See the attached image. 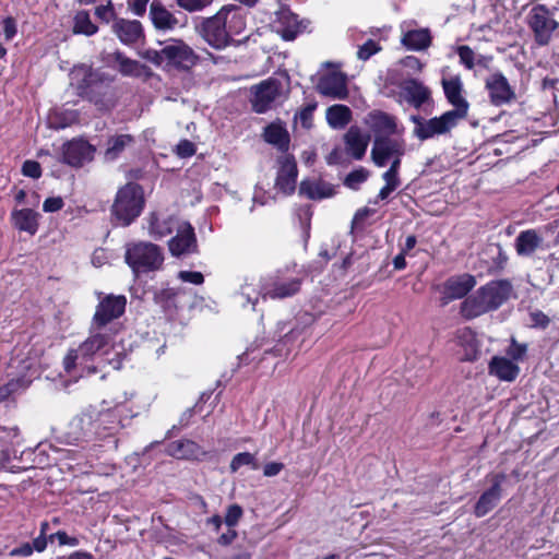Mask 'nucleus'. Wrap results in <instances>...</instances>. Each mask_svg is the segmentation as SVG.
I'll return each instance as SVG.
<instances>
[{"mask_svg": "<svg viewBox=\"0 0 559 559\" xmlns=\"http://www.w3.org/2000/svg\"><path fill=\"white\" fill-rule=\"evenodd\" d=\"M195 153V146L189 140H182L177 145V154L180 157H190Z\"/></svg>", "mask_w": 559, "mask_h": 559, "instance_id": "nucleus-55", "label": "nucleus"}, {"mask_svg": "<svg viewBox=\"0 0 559 559\" xmlns=\"http://www.w3.org/2000/svg\"><path fill=\"white\" fill-rule=\"evenodd\" d=\"M400 87L405 100L416 109L431 99L430 90L416 79L404 80Z\"/></svg>", "mask_w": 559, "mask_h": 559, "instance_id": "nucleus-19", "label": "nucleus"}, {"mask_svg": "<svg viewBox=\"0 0 559 559\" xmlns=\"http://www.w3.org/2000/svg\"><path fill=\"white\" fill-rule=\"evenodd\" d=\"M273 27L284 40H294L301 32V23L298 21V16L289 10L277 12Z\"/></svg>", "mask_w": 559, "mask_h": 559, "instance_id": "nucleus-20", "label": "nucleus"}, {"mask_svg": "<svg viewBox=\"0 0 559 559\" xmlns=\"http://www.w3.org/2000/svg\"><path fill=\"white\" fill-rule=\"evenodd\" d=\"M475 285V277L469 274L450 277L444 283V304L450 300L463 298L474 288Z\"/></svg>", "mask_w": 559, "mask_h": 559, "instance_id": "nucleus-21", "label": "nucleus"}, {"mask_svg": "<svg viewBox=\"0 0 559 559\" xmlns=\"http://www.w3.org/2000/svg\"><path fill=\"white\" fill-rule=\"evenodd\" d=\"M405 154V142L402 139L377 135L371 148V159L378 167H384L394 157Z\"/></svg>", "mask_w": 559, "mask_h": 559, "instance_id": "nucleus-9", "label": "nucleus"}, {"mask_svg": "<svg viewBox=\"0 0 559 559\" xmlns=\"http://www.w3.org/2000/svg\"><path fill=\"white\" fill-rule=\"evenodd\" d=\"M457 53H459L461 63H463L469 70L474 68L475 53L471 47L465 46V45L460 46L457 48Z\"/></svg>", "mask_w": 559, "mask_h": 559, "instance_id": "nucleus-48", "label": "nucleus"}, {"mask_svg": "<svg viewBox=\"0 0 559 559\" xmlns=\"http://www.w3.org/2000/svg\"><path fill=\"white\" fill-rule=\"evenodd\" d=\"M143 206V189L138 183L129 182L118 190L111 212L120 225L128 226L140 216Z\"/></svg>", "mask_w": 559, "mask_h": 559, "instance_id": "nucleus-5", "label": "nucleus"}, {"mask_svg": "<svg viewBox=\"0 0 559 559\" xmlns=\"http://www.w3.org/2000/svg\"><path fill=\"white\" fill-rule=\"evenodd\" d=\"M110 342V336L100 331H93L80 346L79 352L83 360L93 357L97 352L105 348Z\"/></svg>", "mask_w": 559, "mask_h": 559, "instance_id": "nucleus-31", "label": "nucleus"}, {"mask_svg": "<svg viewBox=\"0 0 559 559\" xmlns=\"http://www.w3.org/2000/svg\"><path fill=\"white\" fill-rule=\"evenodd\" d=\"M74 76H82L78 83V95L92 102L99 110H109L115 106L111 80L98 71L81 68Z\"/></svg>", "mask_w": 559, "mask_h": 559, "instance_id": "nucleus-2", "label": "nucleus"}, {"mask_svg": "<svg viewBox=\"0 0 559 559\" xmlns=\"http://www.w3.org/2000/svg\"><path fill=\"white\" fill-rule=\"evenodd\" d=\"M280 169L276 177V187L285 194L295 191L298 175L297 164L292 155H283L278 158Z\"/></svg>", "mask_w": 559, "mask_h": 559, "instance_id": "nucleus-17", "label": "nucleus"}, {"mask_svg": "<svg viewBox=\"0 0 559 559\" xmlns=\"http://www.w3.org/2000/svg\"><path fill=\"white\" fill-rule=\"evenodd\" d=\"M316 109V105L314 104H309L307 105L306 107H304L297 115L296 117L299 118L301 124L305 127V128H309L311 126V120H312V114H313V110Z\"/></svg>", "mask_w": 559, "mask_h": 559, "instance_id": "nucleus-51", "label": "nucleus"}, {"mask_svg": "<svg viewBox=\"0 0 559 559\" xmlns=\"http://www.w3.org/2000/svg\"><path fill=\"white\" fill-rule=\"evenodd\" d=\"M22 173L24 176L37 179L41 176V168L39 163L35 160H25L22 166Z\"/></svg>", "mask_w": 559, "mask_h": 559, "instance_id": "nucleus-49", "label": "nucleus"}, {"mask_svg": "<svg viewBox=\"0 0 559 559\" xmlns=\"http://www.w3.org/2000/svg\"><path fill=\"white\" fill-rule=\"evenodd\" d=\"M126 304L127 299L121 295L105 297L96 307L91 331H103L109 322L121 317L124 312Z\"/></svg>", "mask_w": 559, "mask_h": 559, "instance_id": "nucleus-8", "label": "nucleus"}, {"mask_svg": "<svg viewBox=\"0 0 559 559\" xmlns=\"http://www.w3.org/2000/svg\"><path fill=\"white\" fill-rule=\"evenodd\" d=\"M134 138L131 134H118L110 136L107 141L105 157L107 160H115L131 144Z\"/></svg>", "mask_w": 559, "mask_h": 559, "instance_id": "nucleus-38", "label": "nucleus"}, {"mask_svg": "<svg viewBox=\"0 0 559 559\" xmlns=\"http://www.w3.org/2000/svg\"><path fill=\"white\" fill-rule=\"evenodd\" d=\"M325 117L329 126L335 130L345 128L353 118L349 107L341 104L330 106Z\"/></svg>", "mask_w": 559, "mask_h": 559, "instance_id": "nucleus-35", "label": "nucleus"}, {"mask_svg": "<svg viewBox=\"0 0 559 559\" xmlns=\"http://www.w3.org/2000/svg\"><path fill=\"white\" fill-rule=\"evenodd\" d=\"M163 249L148 241H133L127 243L124 261L135 275L155 272L164 264Z\"/></svg>", "mask_w": 559, "mask_h": 559, "instance_id": "nucleus-4", "label": "nucleus"}, {"mask_svg": "<svg viewBox=\"0 0 559 559\" xmlns=\"http://www.w3.org/2000/svg\"><path fill=\"white\" fill-rule=\"evenodd\" d=\"M460 120L462 119L456 117L455 114L445 111L440 117L428 119L427 122L423 123L421 128L418 129L417 138L425 141L436 135L447 134L457 126Z\"/></svg>", "mask_w": 559, "mask_h": 559, "instance_id": "nucleus-13", "label": "nucleus"}, {"mask_svg": "<svg viewBox=\"0 0 559 559\" xmlns=\"http://www.w3.org/2000/svg\"><path fill=\"white\" fill-rule=\"evenodd\" d=\"M169 252L174 257H182L198 252L194 228L187 222L178 225L177 234L168 241Z\"/></svg>", "mask_w": 559, "mask_h": 559, "instance_id": "nucleus-10", "label": "nucleus"}, {"mask_svg": "<svg viewBox=\"0 0 559 559\" xmlns=\"http://www.w3.org/2000/svg\"><path fill=\"white\" fill-rule=\"evenodd\" d=\"M441 84L448 102L454 107L449 111L455 114V116L461 119L466 118L469 104L462 95L463 83L460 75H454L449 79L443 78Z\"/></svg>", "mask_w": 559, "mask_h": 559, "instance_id": "nucleus-11", "label": "nucleus"}, {"mask_svg": "<svg viewBox=\"0 0 559 559\" xmlns=\"http://www.w3.org/2000/svg\"><path fill=\"white\" fill-rule=\"evenodd\" d=\"M490 311L498 309L512 293V285L507 280L491 281L479 288Z\"/></svg>", "mask_w": 559, "mask_h": 559, "instance_id": "nucleus-18", "label": "nucleus"}, {"mask_svg": "<svg viewBox=\"0 0 559 559\" xmlns=\"http://www.w3.org/2000/svg\"><path fill=\"white\" fill-rule=\"evenodd\" d=\"M111 59L118 67L119 72L126 76H141L145 66L139 61L126 57L120 51H115L111 55Z\"/></svg>", "mask_w": 559, "mask_h": 559, "instance_id": "nucleus-37", "label": "nucleus"}, {"mask_svg": "<svg viewBox=\"0 0 559 559\" xmlns=\"http://www.w3.org/2000/svg\"><path fill=\"white\" fill-rule=\"evenodd\" d=\"M506 474H495L491 478V487L485 490L474 507V514L483 518L493 510L499 503L502 495V484L506 481Z\"/></svg>", "mask_w": 559, "mask_h": 559, "instance_id": "nucleus-12", "label": "nucleus"}, {"mask_svg": "<svg viewBox=\"0 0 559 559\" xmlns=\"http://www.w3.org/2000/svg\"><path fill=\"white\" fill-rule=\"evenodd\" d=\"M63 205L64 202L60 197L47 198L43 203V210L45 212L52 213L61 210Z\"/></svg>", "mask_w": 559, "mask_h": 559, "instance_id": "nucleus-52", "label": "nucleus"}, {"mask_svg": "<svg viewBox=\"0 0 559 559\" xmlns=\"http://www.w3.org/2000/svg\"><path fill=\"white\" fill-rule=\"evenodd\" d=\"M489 311L490 309L479 288L461 305V313L466 319H474Z\"/></svg>", "mask_w": 559, "mask_h": 559, "instance_id": "nucleus-30", "label": "nucleus"}, {"mask_svg": "<svg viewBox=\"0 0 559 559\" xmlns=\"http://www.w3.org/2000/svg\"><path fill=\"white\" fill-rule=\"evenodd\" d=\"M166 453L178 460H198L205 454L198 443L188 439L170 442L166 448Z\"/></svg>", "mask_w": 559, "mask_h": 559, "instance_id": "nucleus-25", "label": "nucleus"}, {"mask_svg": "<svg viewBox=\"0 0 559 559\" xmlns=\"http://www.w3.org/2000/svg\"><path fill=\"white\" fill-rule=\"evenodd\" d=\"M95 15L105 23H109L110 21L115 22V20L118 19L111 0H109L105 5L96 7Z\"/></svg>", "mask_w": 559, "mask_h": 559, "instance_id": "nucleus-46", "label": "nucleus"}, {"mask_svg": "<svg viewBox=\"0 0 559 559\" xmlns=\"http://www.w3.org/2000/svg\"><path fill=\"white\" fill-rule=\"evenodd\" d=\"M150 0H128V8L138 16H143Z\"/></svg>", "mask_w": 559, "mask_h": 559, "instance_id": "nucleus-56", "label": "nucleus"}, {"mask_svg": "<svg viewBox=\"0 0 559 559\" xmlns=\"http://www.w3.org/2000/svg\"><path fill=\"white\" fill-rule=\"evenodd\" d=\"M382 178L385 181V185H390V186H393V187H396V188H399L400 185H401V180L399 178V173L393 170V169H388L382 175Z\"/></svg>", "mask_w": 559, "mask_h": 559, "instance_id": "nucleus-59", "label": "nucleus"}, {"mask_svg": "<svg viewBox=\"0 0 559 559\" xmlns=\"http://www.w3.org/2000/svg\"><path fill=\"white\" fill-rule=\"evenodd\" d=\"M3 35L7 40H11L16 35V22L13 17L8 16L3 20Z\"/></svg>", "mask_w": 559, "mask_h": 559, "instance_id": "nucleus-54", "label": "nucleus"}, {"mask_svg": "<svg viewBox=\"0 0 559 559\" xmlns=\"http://www.w3.org/2000/svg\"><path fill=\"white\" fill-rule=\"evenodd\" d=\"M543 245V237L536 229L521 231L515 238V250L519 255L530 257Z\"/></svg>", "mask_w": 559, "mask_h": 559, "instance_id": "nucleus-27", "label": "nucleus"}, {"mask_svg": "<svg viewBox=\"0 0 559 559\" xmlns=\"http://www.w3.org/2000/svg\"><path fill=\"white\" fill-rule=\"evenodd\" d=\"M4 385L9 389V391H10V393L12 395L13 393L17 392L20 389L26 388L27 383H26V381L24 379L17 378V379L10 380Z\"/></svg>", "mask_w": 559, "mask_h": 559, "instance_id": "nucleus-61", "label": "nucleus"}, {"mask_svg": "<svg viewBox=\"0 0 559 559\" xmlns=\"http://www.w3.org/2000/svg\"><path fill=\"white\" fill-rule=\"evenodd\" d=\"M111 29L124 45L136 43L143 35L142 24L136 20L116 19Z\"/></svg>", "mask_w": 559, "mask_h": 559, "instance_id": "nucleus-24", "label": "nucleus"}, {"mask_svg": "<svg viewBox=\"0 0 559 559\" xmlns=\"http://www.w3.org/2000/svg\"><path fill=\"white\" fill-rule=\"evenodd\" d=\"M532 318H533V322L536 325H540L543 328H546L550 322L549 318L540 311L533 313Z\"/></svg>", "mask_w": 559, "mask_h": 559, "instance_id": "nucleus-64", "label": "nucleus"}, {"mask_svg": "<svg viewBox=\"0 0 559 559\" xmlns=\"http://www.w3.org/2000/svg\"><path fill=\"white\" fill-rule=\"evenodd\" d=\"M369 141L370 135L357 126H352L344 134L346 152L357 160L365 156Z\"/></svg>", "mask_w": 559, "mask_h": 559, "instance_id": "nucleus-22", "label": "nucleus"}, {"mask_svg": "<svg viewBox=\"0 0 559 559\" xmlns=\"http://www.w3.org/2000/svg\"><path fill=\"white\" fill-rule=\"evenodd\" d=\"M299 193L311 200H320L332 197L334 189L324 181L302 180L299 186Z\"/></svg>", "mask_w": 559, "mask_h": 559, "instance_id": "nucleus-33", "label": "nucleus"}, {"mask_svg": "<svg viewBox=\"0 0 559 559\" xmlns=\"http://www.w3.org/2000/svg\"><path fill=\"white\" fill-rule=\"evenodd\" d=\"M486 88L492 105L501 106L515 99V92L507 78L500 73H493L486 80Z\"/></svg>", "mask_w": 559, "mask_h": 559, "instance_id": "nucleus-15", "label": "nucleus"}, {"mask_svg": "<svg viewBox=\"0 0 559 559\" xmlns=\"http://www.w3.org/2000/svg\"><path fill=\"white\" fill-rule=\"evenodd\" d=\"M176 223V219L171 216L159 219L157 216L153 215L148 226L150 235L155 239H160L173 233Z\"/></svg>", "mask_w": 559, "mask_h": 559, "instance_id": "nucleus-40", "label": "nucleus"}, {"mask_svg": "<svg viewBox=\"0 0 559 559\" xmlns=\"http://www.w3.org/2000/svg\"><path fill=\"white\" fill-rule=\"evenodd\" d=\"M526 353V345L519 344L515 340H512V343L508 349V354L515 360L521 359Z\"/></svg>", "mask_w": 559, "mask_h": 559, "instance_id": "nucleus-57", "label": "nucleus"}, {"mask_svg": "<svg viewBox=\"0 0 559 559\" xmlns=\"http://www.w3.org/2000/svg\"><path fill=\"white\" fill-rule=\"evenodd\" d=\"M33 547L29 543H25L23 544L22 546L17 547V548H14L11 550L10 555L11 556H29L33 554Z\"/></svg>", "mask_w": 559, "mask_h": 559, "instance_id": "nucleus-62", "label": "nucleus"}, {"mask_svg": "<svg viewBox=\"0 0 559 559\" xmlns=\"http://www.w3.org/2000/svg\"><path fill=\"white\" fill-rule=\"evenodd\" d=\"M527 24L534 34L535 43L538 46H546L550 43L552 33L559 24L550 16L545 4L535 5L527 15Z\"/></svg>", "mask_w": 559, "mask_h": 559, "instance_id": "nucleus-7", "label": "nucleus"}, {"mask_svg": "<svg viewBox=\"0 0 559 559\" xmlns=\"http://www.w3.org/2000/svg\"><path fill=\"white\" fill-rule=\"evenodd\" d=\"M243 26L239 8L227 4L212 16L198 19L194 29L211 47L221 50L229 46L231 36L239 34Z\"/></svg>", "mask_w": 559, "mask_h": 559, "instance_id": "nucleus-1", "label": "nucleus"}, {"mask_svg": "<svg viewBox=\"0 0 559 559\" xmlns=\"http://www.w3.org/2000/svg\"><path fill=\"white\" fill-rule=\"evenodd\" d=\"M249 465L253 469L259 468L254 454L241 452L236 454L229 465L230 472L236 473L241 466Z\"/></svg>", "mask_w": 559, "mask_h": 559, "instance_id": "nucleus-43", "label": "nucleus"}, {"mask_svg": "<svg viewBox=\"0 0 559 559\" xmlns=\"http://www.w3.org/2000/svg\"><path fill=\"white\" fill-rule=\"evenodd\" d=\"M284 468V464L280 462H271L264 465L263 475L266 477H273L278 475Z\"/></svg>", "mask_w": 559, "mask_h": 559, "instance_id": "nucleus-58", "label": "nucleus"}, {"mask_svg": "<svg viewBox=\"0 0 559 559\" xmlns=\"http://www.w3.org/2000/svg\"><path fill=\"white\" fill-rule=\"evenodd\" d=\"M252 108L258 114L266 112L283 99V85L278 79L269 78L251 87Z\"/></svg>", "mask_w": 559, "mask_h": 559, "instance_id": "nucleus-6", "label": "nucleus"}, {"mask_svg": "<svg viewBox=\"0 0 559 559\" xmlns=\"http://www.w3.org/2000/svg\"><path fill=\"white\" fill-rule=\"evenodd\" d=\"M431 34L428 28L411 29L403 34L401 44L408 50H425L431 45Z\"/></svg>", "mask_w": 559, "mask_h": 559, "instance_id": "nucleus-28", "label": "nucleus"}, {"mask_svg": "<svg viewBox=\"0 0 559 559\" xmlns=\"http://www.w3.org/2000/svg\"><path fill=\"white\" fill-rule=\"evenodd\" d=\"M98 27L91 21L87 11H79L73 19V33L92 36L96 34Z\"/></svg>", "mask_w": 559, "mask_h": 559, "instance_id": "nucleus-41", "label": "nucleus"}, {"mask_svg": "<svg viewBox=\"0 0 559 559\" xmlns=\"http://www.w3.org/2000/svg\"><path fill=\"white\" fill-rule=\"evenodd\" d=\"M81 358L82 359V356L79 352V348L78 349H70L68 352V354L66 355L64 359H63V366H64V369L67 372H71L75 366H76V360Z\"/></svg>", "mask_w": 559, "mask_h": 559, "instance_id": "nucleus-53", "label": "nucleus"}, {"mask_svg": "<svg viewBox=\"0 0 559 559\" xmlns=\"http://www.w3.org/2000/svg\"><path fill=\"white\" fill-rule=\"evenodd\" d=\"M368 175L369 174L365 168L356 169L346 176L344 183L346 187L357 190L359 185L367 180Z\"/></svg>", "mask_w": 559, "mask_h": 559, "instance_id": "nucleus-45", "label": "nucleus"}, {"mask_svg": "<svg viewBox=\"0 0 559 559\" xmlns=\"http://www.w3.org/2000/svg\"><path fill=\"white\" fill-rule=\"evenodd\" d=\"M178 277L182 282L191 283L194 285H201L204 282V276L201 272L195 271H180Z\"/></svg>", "mask_w": 559, "mask_h": 559, "instance_id": "nucleus-50", "label": "nucleus"}, {"mask_svg": "<svg viewBox=\"0 0 559 559\" xmlns=\"http://www.w3.org/2000/svg\"><path fill=\"white\" fill-rule=\"evenodd\" d=\"M242 516V509L238 504H231L227 508L224 522L227 526L234 527Z\"/></svg>", "mask_w": 559, "mask_h": 559, "instance_id": "nucleus-47", "label": "nucleus"}, {"mask_svg": "<svg viewBox=\"0 0 559 559\" xmlns=\"http://www.w3.org/2000/svg\"><path fill=\"white\" fill-rule=\"evenodd\" d=\"M366 123L377 135L390 136L396 132L395 118L383 111H371L366 117Z\"/></svg>", "mask_w": 559, "mask_h": 559, "instance_id": "nucleus-26", "label": "nucleus"}, {"mask_svg": "<svg viewBox=\"0 0 559 559\" xmlns=\"http://www.w3.org/2000/svg\"><path fill=\"white\" fill-rule=\"evenodd\" d=\"M175 2L188 13H201L211 7L214 0H175Z\"/></svg>", "mask_w": 559, "mask_h": 559, "instance_id": "nucleus-42", "label": "nucleus"}, {"mask_svg": "<svg viewBox=\"0 0 559 559\" xmlns=\"http://www.w3.org/2000/svg\"><path fill=\"white\" fill-rule=\"evenodd\" d=\"M14 225L16 228L23 231H27L34 235L38 228L37 217L38 214L31 209H23L13 212L12 214Z\"/></svg>", "mask_w": 559, "mask_h": 559, "instance_id": "nucleus-36", "label": "nucleus"}, {"mask_svg": "<svg viewBox=\"0 0 559 559\" xmlns=\"http://www.w3.org/2000/svg\"><path fill=\"white\" fill-rule=\"evenodd\" d=\"M317 90L323 96L346 99L348 97L346 75L337 71L326 73L320 78Z\"/></svg>", "mask_w": 559, "mask_h": 559, "instance_id": "nucleus-14", "label": "nucleus"}, {"mask_svg": "<svg viewBox=\"0 0 559 559\" xmlns=\"http://www.w3.org/2000/svg\"><path fill=\"white\" fill-rule=\"evenodd\" d=\"M264 140L277 147L282 152H287L289 148V134L287 130L277 123H271L264 129Z\"/></svg>", "mask_w": 559, "mask_h": 559, "instance_id": "nucleus-34", "label": "nucleus"}, {"mask_svg": "<svg viewBox=\"0 0 559 559\" xmlns=\"http://www.w3.org/2000/svg\"><path fill=\"white\" fill-rule=\"evenodd\" d=\"M159 49H148L146 58L156 66L164 62L176 68L189 69L198 62L193 49L179 38L159 41Z\"/></svg>", "mask_w": 559, "mask_h": 559, "instance_id": "nucleus-3", "label": "nucleus"}, {"mask_svg": "<svg viewBox=\"0 0 559 559\" xmlns=\"http://www.w3.org/2000/svg\"><path fill=\"white\" fill-rule=\"evenodd\" d=\"M402 63L406 68H409V69L418 71V72L421 71V69H423V63L420 62V60L417 57H414V56L405 57L402 60Z\"/></svg>", "mask_w": 559, "mask_h": 559, "instance_id": "nucleus-60", "label": "nucleus"}, {"mask_svg": "<svg viewBox=\"0 0 559 559\" xmlns=\"http://www.w3.org/2000/svg\"><path fill=\"white\" fill-rule=\"evenodd\" d=\"M237 537V532L233 528H230L227 533H224L219 536L218 543L221 545L227 546L231 544L235 538Z\"/></svg>", "mask_w": 559, "mask_h": 559, "instance_id": "nucleus-63", "label": "nucleus"}, {"mask_svg": "<svg viewBox=\"0 0 559 559\" xmlns=\"http://www.w3.org/2000/svg\"><path fill=\"white\" fill-rule=\"evenodd\" d=\"M95 148L83 139L72 140L63 145V162L79 167L93 159Z\"/></svg>", "mask_w": 559, "mask_h": 559, "instance_id": "nucleus-16", "label": "nucleus"}, {"mask_svg": "<svg viewBox=\"0 0 559 559\" xmlns=\"http://www.w3.org/2000/svg\"><path fill=\"white\" fill-rule=\"evenodd\" d=\"M299 289L300 281L298 278H293L287 282H275L272 288L266 289L263 297H270L272 299L287 298L298 293Z\"/></svg>", "mask_w": 559, "mask_h": 559, "instance_id": "nucleus-39", "label": "nucleus"}, {"mask_svg": "<svg viewBox=\"0 0 559 559\" xmlns=\"http://www.w3.org/2000/svg\"><path fill=\"white\" fill-rule=\"evenodd\" d=\"M382 47L373 39H368L366 43L360 45L357 50V58L362 61H367L370 57L381 51Z\"/></svg>", "mask_w": 559, "mask_h": 559, "instance_id": "nucleus-44", "label": "nucleus"}, {"mask_svg": "<svg viewBox=\"0 0 559 559\" xmlns=\"http://www.w3.org/2000/svg\"><path fill=\"white\" fill-rule=\"evenodd\" d=\"M150 20L158 31H173L179 26V20L159 0H153L148 11Z\"/></svg>", "mask_w": 559, "mask_h": 559, "instance_id": "nucleus-23", "label": "nucleus"}, {"mask_svg": "<svg viewBox=\"0 0 559 559\" xmlns=\"http://www.w3.org/2000/svg\"><path fill=\"white\" fill-rule=\"evenodd\" d=\"M519 372V366L506 357H493L489 362V373L502 381H513Z\"/></svg>", "mask_w": 559, "mask_h": 559, "instance_id": "nucleus-29", "label": "nucleus"}, {"mask_svg": "<svg viewBox=\"0 0 559 559\" xmlns=\"http://www.w3.org/2000/svg\"><path fill=\"white\" fill-rule=\"evenodd\" d=\"M457 344L463 348L461 360L473 361L477 359L479 354L477 340L475 333L469 329L457 331Z\"/></svg>", "mask_w": 559, "mask_h": 559, "instance_id": "nucleus-32", "label": "nucleus"}]
</instances>
